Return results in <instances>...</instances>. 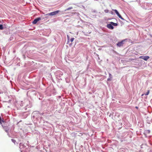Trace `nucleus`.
Wrapping results in <instances>:
<instances>
[{
	"label": "nucleus",
	"instance_id": "nucleus-3",
	"mask_svg": "<svg viewBox=\"0 0 152 152\" xmlns=\"http://www.w3.org/2000/svg\"><path fill=\"white\" fill-rule=\"evenodd\" d=\"M140 58H142L145 61H147L148 59L150 57L149 56H140L139 57Z\"/></svg>",
	"mask_w": 152,
	"mask_h": 152
},
{
	"label": "nucleus",
	"instance_id": "nucleus-16",
	"mask_svg": "<svg viewBox=\"0 0 152 152\" xmlns=\"http://www.w3.org/2000/svg\"><path fill=\"white\" fill-rule=\"evenodd\" d=\"M12 141L13 142H15V140H13V139H12Z\"/></svg>",
	"mask_w": 152,
	"mask_h": 152
},
{
	"label": "nucleus",
	"instance_id": "nucleus-17",
	"mask_svg": "<svg viewBox=\"0 0 152 152\" xmlns=\"http://www.w3.org/2000/svg\"><path fill=\"white\" fill-rule=\"evenodd\" d=\"M67 39L68 40V42H69V37L68 35H67Z\"/></svg>",
	"mask_w": 152,
	"mask_h": 152
},
{
	"label": "nucleus",
	"instance_id": "nucleus-4",
	"mask_svg": "<svg viewBox=\"0 0 152 152\" xmlns=\"http://www.w3.org/2000/svg\"><path fill=\"white\" fill-rule=\"evenodd\" d=\"M41 20V18L40 17L38 18L35 19L33 21L32 23L33 24H36L38 21Z\"/></svg>",
	"mask_w": 152,
	"mask_h": 152
},
{
	"label": "nucleus",
	"instance_id": "nucleus-18",
	"mask_svg": "<svg viewBox=\"0 0 152 152\" xmlns=\"http://www.w3.org/2000/svg\"><path fill=\"white\" fill-rule=\"evenodd\" d=\"M111 13L112 14H113V12H111Z\"/></svg>",
	"mask_w": 152,
	"mask_h": 152
},
{
	"label": "nucleus",
	"instance_id": "nucleus-11",
	"mask_svg": "<svg viewBox=\"0 0 152 152\" xmlns=\"http://www.w3.org/2000/svg\"><path fill=\"white\" fill-rule=\"evenodd\" d=\"M74 39V38H72L70 40V41L71 42H72Z\"/></svg>",
	"mask_w": 152,
	"mask_h": 152
},
{
	"label": "nucleus",
	"instance_id": "nucleus-9",
	"mask_svg": "<svg viewBox=\"0 0 152 152\" xmlns=\"http://www.w3.org/2000/svg\"><path fill=\"white\" fill-rule=\"evenodd\" d=\"M72 9H73V7H69L66 10H65V11H66V10H70Z\"/></svg>",
	"mask_w": 152,
	"mask_h": 152
},
{
	"label": "nucleus",
	"instance_id": "nucleus-1",
	"mask_svg": "<svg viewBox=\"0 0 152 152\" xmlns=\"http://www.w3.org/2000/svg\"><path fill=\"white\" fill-rule=\"evenodd\" d=\"M60 12L59 10H57L46 14V15L53 16L56 15Z\"/></svg>",
	"mask_w": 152,
	"mask_h": 152
},
{
	"label": "nucleus",
	"instance_id": "nucleus-10",
	"mask_svg": "<svg viewBox=\"0 0 152 152\" xmlns=\"http://www.w3.org/2000/svg\"><path fill=\"white\" fill-rule=\"evenodd\" d=\"M3 26L2 25H0V29L2 30L3 29Z\"/></svg>",
	"mask_w": 152,
	"mask_h": 152
},
{
	"label": "nucleus",
	"instance_id": "nucleus-7",
	"mask_svg": "<svg viewBox=\"0 0 152 152\" xmlns=\"http://www.w3.org/2000/svg\"><path fill=\"white\" fill-rule=\"evenodd\" d=\"M110 23L112 25H113L115 26H116L118 25V24L117 23H114L113 22H110Z\"/></svg>",
	"mask_w": 152,
	"mask_h": 152
},
{
	"label": "nucleus",
	"instance_id": "nucleus-8",
	"mask_svg": "<svg viewBox=\"0 0 152 152\" xmlns=\"http://www.w3.org/2000/svg\"><path fill=\"white\" fill-rule=\"evenodd\" d=\"M150 91L149 90H148L147 92L144 94H143L142 95V96H143L144 94L145 95H148L149 94Z\"/></svg>",
	"mask_w": 152,
	"mask_h": 152
},
{
	"label": "nucleus",
	"instance_id": "nucleus-5",
	"mask_svg": "<svg viewBox=\"0 0 152 152\" xmlns=\"http://www.w3.org/2000/svg\"><path fill=\"white\" fill-rule=\"evenodd\" d=\"M107 27L110 29H113L114 28L113 26L110 24H108L107 25Z\"/></svg>",
	"mask_w": 152,
	"mask_h": 152
},
{
	"label": "nucleus",
	"instance_id": "nucleus-12",
	"mask_svg": "<svg viewBox=\"0 0 152 152\" xmlns=\"http://www.w3.org/2000/svg\"><path fill=\"white\" fill-rule=\"evenodd\" d=\"M104 11L105 13H107L109 12V10H104Z\"/></svg>",
	"mask_w": 152,
	"mask_h": 152
},
{
	"label": "nucleus",
	"instance_id": "nucleus-13",
	"mask_svg": "<svg viewBox=\"0 0 152 152\" xmlns=\"http://www.w3.org/2000/svg\"><path fill=\"white\" fill-rule=\"evenodd\" d=\"M111 77H109V78H108L107 80L108 81H110L111 80Z\"/></svg>",
	"mask_w": 152,
	"mask_h": 152
},
{
	"label": "nucleus",
	"instance_id": "nucleus-14",
	"mask_svg": "<svg viewBox=\"0 0 152 152\" xmlns=\"http://www.w3.org/2000/svg\"><path fill=\"white\" fill-rule=\"evenodd\" d=\"M150 132V131L149 130H147L146 131V132L147 133H149Z\"/></svg>",
	"mask_w": 152,
	"mask_h": 152
},
{
	"label": "nucleus",
	"instance_id": "nucleus-6",
	"mask_svg": "<svg viewBox=\"0 0 152 152\" xmlns=\"http://www.w3.org/2000/svg\"><path fill=\"white\" fill-rule=\"evenodd\" d=\"M124 41L123 40L121 42H118V43H117V45H118V46L119 47H120L121 46H123V44H124L123 42Z\"/></svg>",
	"mask_w": 152,
	"mask_h": 152
},
{
	"label": "nucleus",
	"instance_id": "nucleus-19",
	"mask_svg": "<svg viewBox=\"0 0 152 152\" xmlns=\"http://www.w3.org/2000/svg\"><path fill=\"white\" fill-rule=\"evenodd\" d=\"M136 108H138V107H136Z\"/></svg>",
	"mask_w": 152,
	"mask_h": 152
},
{
	"label": "nucleus",
	"instance_id": "nucleus-15",
	"mask_svg": "<svg viewBox=\"0 0 152 152\" xmlns=\"http://www.w3.org/2000/svg\"><path fill=\"white\" fill-rule=\"evenodd\" d=\"M109 77H110H110H111V78H112L111 75L110 74H109Z\"/></svg>",
	"mask_w": 152,
	"mask_h": 152
},
{
	"label": "nucleus",
	"instance_id": "nucleus-2",
	"mask_svg": "<svg viewBox=\"0 0 152 152\" xmlns=\"http://www.w3.org/2000/svg\"><path fill=\"white\" fill-rule=\"evenodd\" d=\"M113 10L114 11L116 14L119 17V18H121L122 20H124V19L122 17V16H121V15L119 14L117 10H114L113 9Z\"/></svg>",
	"mask_w": 152,
	"mask_h": 152
}]
</instances>
